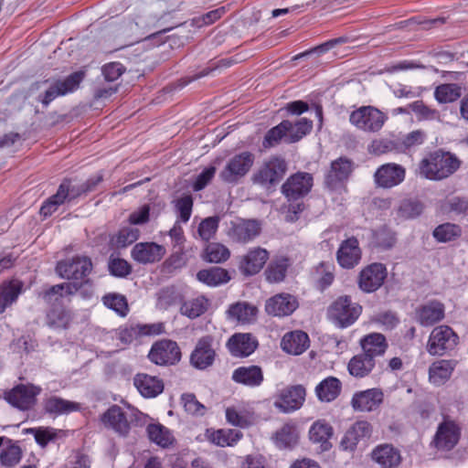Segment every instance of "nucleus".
Masks as SVG:
<instances>
[{
    "label": "nucleus",
    "mask_w": 468,
    "mask_h": 468,
    "mask_svg": "<svg viewBox=\"0 0 468 468\" xmlns=\"http://www.w3.org/2000/svg\"><path fill=\"white\" fill-rule=\"evenodd\" d=\"M342 385L338 378L329 377L316 386L315 393L321 401L330 402L338 397Z\"/></svg>",
    "instance_id": "37998d69"
},
{
    "label": "nucleus",
    "mask_w": 468,
    "mask_h": 468,
    "mask_svg": "<svg viewBox=\"0 0 468 468\" xmlns=\"http://www.w3.org/2000/svg\"><path fill=\"white\" fill-rule=\"evenodd\" d=\"M299 434L294 423H286L273 435L274 444L279 449H292L298 441Z\"/></svg>",
    "instance_id": "a19ab883"
},
{
    "label": "nucleus",
    "mask_w": 468,
    "mask_h": 468,
    "mask_svg": "<svg viewBox=\"0 0 468 468\" xmlns=\"http://www.w3.org/2000/svg\"><path fill=\"white\" fill-rule=\"evenodd\" d=\"M253 163L254 156L250 152L236 154L229 160L219 177L226 183H237L250 171Z\"/></svg>",
    "instance_id": "6e6552de"
},
{
    "label": "nucleus",
    "mask_w": 468,
    "mask_h": 468,
    "mask_svg": "<svg viewBox=\"0 0 468 468\" xmlns=\"http://www.w3.org/2000/svg\"><path fill=\"white\" fill-rule=\"evenodd\" d=\"M423 205L419 200H404L399 208V213L402 218H414L422 213Z\"/></svg>",
    "instance_id": "680f3d73"
},
{
    "label": "nucleus",
    "mask_w": 468,
    "mask_h": 468,
    "mask_svg": "<svg viewBox=\"0 0 468 468\" xmlns=\"http://www.w3.org/2000/svg\"><path fill=\"white\" fill-rule=\"evenodd\" d=\"M80 284L78 282H64L50 287L44 294L47 302H58L60 303L63 298L72 295L78 292Z\"/></svg>",
    "instance_id": "de8ad7c7"
},
{
    "label": "nucleus",
    "mask_w": 468,
    "mask_h": 468,
    "mask_svg": "<svg viewBox=\"0 0 468 468\" xmlns=\"http://www.w3.org/2000/svg\"><path fill=\"white\" fill-rule=\"evenodd\" d=\"M21 459V450L16 445H10L3 449L0 460L3 465L12 467Z\"/></svg>",
    "instance_id": "69168bd1"
},
{
    "label": "nucleus",
    "mask_w": 468,
    "mask_h": 468,
    "mask_svg": "<svg viewBox=\"0 0 468 468\" xmlns=\"http://www.w3.org/2000/svg\"><path fill=\"white\" fill-rule=\"evenodd\" d=\"M386 120L385 113L373 106H362L353 111L349 116V122L352 125L367 133L378 132L383 127Z\"/></svg>",
    "instance_id": "39448f33"
},
{
    "label": "nucleus",
    "mask_w": 468,
    "mask_h": 468,
    "mask_svg": "<svg viewBox=\"0 0 468 468\" xmlns=\"http://www.w3.org/2000/svg\"><path fill=\"white\" fill-rule=\"evenodd\" d=\"M314 177L307 172H297L287 178L282 186V193L289 201L298 200L312 189Z\"/></svg>",
    "instance_id": "1a4fd4ad"
},
{
    "label": "nucleus",
    "mask_w": 468,
    "mask_h": 468,
    "mask_svg": "<svg viewBox=\"0 0 468 468\" xmlns=\"http://www.w3.org/2000/svg\"><path fill=\"white\" fill-rule=\"evenodd\" d=\"M28 432L34 435V438L38 445L45 447L48 442L54 441L57 437L58 431L46 427V428H32Z\"/></svg>",
    "instance_id": "0e129e2a"
},
{
    "label": "nucleus",
    "mask_w": 468,
    "mask_h": 468,
    "mask_svg": "<svg viewBox=\"0 0 468 468\" xmlns=\"http://www.w3.org/2000/svg\"><path fill=\"white\" fill-rule=\"evenodd\" d=\"M406 176V169L396 163L380 165L374 174V183L378 187L389 189L400 185Z\"/></svg>",
    "instance_id": "9b49d317"
},
{
    "label": "nucleus",
    "mask_w": 468,
    "mask_h": 468,
    "mask_svg": "<svg viewBox=\"0 0 468 468\" xmlns=\"http://www.w3.org/2000/svg\"><path fill=\"white\" fill-rule=\"evenodd\" d=\"M458 340L457 334L450 326H436L429 336L427 351L432 356H443L457 346Z\"/></svg>",
    "instance_id": "423d86ee"
},
{
    "label": "nucleus",
    "mask_w": 468,
    "mask_h": 468,
    "mask_svg": "<svg viewBox=\"0 0 468 468\" xmlns=\"http://www.w3.org/2000/svg\"><path fill=\"white\" fill-rule=\"evenodd\" d=\"M333 435V428L325 420H319L313 423L309 430L310 440L314 443H320L322 451H327L331 448L329 441Z\"/></svg>",
    "instance_id": "ea45409f"
},
{
    "label": "nucleus",
    "mask_w": 468,
    "mask_h": 468,
    "mask_svg": "<svg viewBox=\"0 0 468 468\" xmlns=\"http://www.w3.org/2000/svg\"><path fill=\"white\" fill-rule=\"evenodd\" d=\"M109 270L112 275L123 278L131 273L132 267L127 261L117 258L110 260Z\"/></svg>",
    "instance_id": "338daca9"
},
{
    "label": "nucleus",
    "mask_w": 468,
    "mask_h": 468,
    "mask_svg": "<svg viewBox=\"0 0 468 468\" xmlns=\"http://www.w3.org/2000/svg\"><path fill=\"white\" fill-rule=\"evenodd\" d=\"M216 352L212 346V338L204 336L200 338L190 356L192 366L197 369H206L212 366Z\"/></svg>",
    "instance_id": "412c9836"
},
{
    "label": "nucleus",
    "mask_w": 468,
    "mask_h": 468,
    "mask_svg": "<svg viewBox=\"0 0 468 468\" xmlns=\"http://www.w3.org/2000/svg\"><path fill=\"white\" fill-rule=\"evenodd\" d=\"M462 234V229L459 225L453 223H444L439 225L433 230V237L439 242L452 241Z\"/></svg>",
    "instance_id": "5fc2aeb1"
},
{
    "label": "nucleus",
    "mask_w": 468,
    "mask_h": 468,
    "mask_svg": "<svg viewBox=\"0 0 468 468\" xmlns=\"http://www.w3.org/2000/svg\"><path fill=\"white\" fill-rule=\"evenodd\" d=\"M140 230L133 226L122 228L116 235V244L120 247H126L138 239Z\"/></svg>",
    "instance_id": "e2e57ef3"
},
{
    "label": "nucleus",
    "mask_w": 468,
    "mask_h": 468,
    "mask_svg": "<svg viewBox=\"0 0 468 468\" xmlns=\"http://www.w3.org/2000/svg\"><path fill=\"white\" fill-rule=\"evenodd\" d=\"M261 232V225L254 219H240L232 225L230 236L239 242H248Z\"/></svg>",
    "instance_id": "c85d7f7f"
},
{
    "label": "nucleus",
    "mask_w": 468,
    "mask_h": 468,
    "mask_svg": "<svg viewBox=\"0 0 468 468\" xmlns=\"http://www.w3.org/2000/svg\"><path fill=\"white\" fill-rule=\"evenodd\" d=\"M376 362L370 355L364 353L354 356L348 362L347 369L351 376L358 378L368 376L375 367Z\"/></svg>",
    "instance_id": "e433bc0d"
},
{
    "label": "nucleus",
    "mask_w": 468,
    "mask_h": 468,
    "mask_svg": "<svg viewBox=\"0 0 468 468\" xmlns=\"http://www.w3.org/2000/svg\"><path fill=\"white\" fill-rule=\"evenodd\" d=\"M383 400L382 389L372 388L356 392L352 397L351 405L356 411L372 412L380 407Z\"/></svg>",
    "instance_id": "f3484780"
},
{
    "label": "nucleus",
    "mask_w": 468,
    "mask_h": 468,
    "mask_svg": "<svg viewBox=\"0 0 468 468\" xmlns=\"http://www.w3.org/2000/svg\"><path fill=\"white\" fill-rule=\"evenodd\" d=\"M69 181L62 182L57 193L43 203L39 211L42 216L45 218L50 216L65 202L69 196Z\"/></svg>",
    "instance_id": "a18cd8bd"
},
{
    "label": "nucleus",
    "mask_w": 468,
    "mask_h": 468,
    "mask_svg": "<svg viewBox=\"0 0 468 468\" xmlns=\"http://www.w3.org/2000/svg\"><path fill=\"white\" fill-rule=\"evenodd\" d=\"M226 314L228 320L231 322L242 324H252L257 319L258 309L247 302H237L229 305Z\"/></svg>",
    "instance_id": "bb28decb"
},
{
    "label": "nucleus",
    "mask_w": 468,
    "mask_h": 468,
    "mask_svg": "<svg viewBox=\"0 0 468 468\" xmlns=\"http://www.w3.org/2000/svg\"><path fill=\"white\" fill-rule=\"evenodd\" d=\"M181 401L185 410L194 416H204L207 409L200 403L192 393H186L181 396Z\"/></svg>",
    "instance_id": "bf43d9fd"
},
{
    "label": "nucleus",
    "mask_w": 468,
    "mask_h": 468,
    "mask_svg": "<svg viewBox=\"0 0 468 468\" xmlns=\"http://www.w3.org/2000/svg\"><path fill=\"white\" fill-rule=\"evenodd\" d=\"M243 437L241 431L232 429H219L217 431H207V440L218 447H232Z\"/></svg>",
    "instance_id": "72a5a7b5"
},
{
    "label": "nucleus",
    "mask_w": 468,
    "mask_h": 468,
    "mask_svg": "<svg viewBox=\"0 0 468 468\" xmlns=\"http://www.w3.org/2000/svg\"><path fill=\"white\" fill-rule=\"evenodd\" d=\"M352 172V162L340 157L331 164V167L325 176V185L331 191H345V183Z\"/></svg>",
    "instance_id": "4468645a"
},
{
    "label": "nucleus",
    "mask_w": 468,
    "mask_h": 468,
    "mask_svg": "<svg viewBox=\"0 0 468 468\" xmlns=\"http://www.w3.org/2000/svg\"><path fill=\"white\" fill-rule=\"evenodd\" d=\"M462 95V89L458 84H441L435 89L434 97L440 103H449L457 101Z\"/></svg>",
    "instance_id": "603ef678"
},
{
    "label": "nucleus",
    "mask_w": 468,
    "mask_h": 468,
    "mask_svg": "<svg viewBox=\"0 0 468 468\" xmlns=\"http://www.w3.org/2000/svg\"><path fill=\"white\" fill-rule=\"evenodd\" d=\"M372 427L367 420H357L343 436L340 445L346 451H353L356 446L365 443L370 437Z\"/></svg>",
    "instance_id": "aec40b11"
},
{
    "label": "nucleus",
    "mask_w": 468,
    "mask_h": 468,
    "mask_svg": "<svg viewBox=\"0 0 468 468\" xmlns=\"http://www.w3.org/2000/svg\"><path fill=\"white\" fill-rule=\"evenodd\" d=\"M165 252V248L156 242H138L132 249L131 257L137 263L145 265L160 261Z\"/></svg>",
    "instance_id": "dca6fc26"
},
{
    "label": "nucleus",
    "mask_w": 468,
    "mask_h": 468,
    "mask_svg": "<svg viewBox=\"0 0 468 468\" xmlns=\"http://www.w3.org/2000/svg\"><path fill=\"white\" fill-rule=\"evenodd\" d=\"M208 300L203 296H197L194 299L186 301L180 307V312L183 315L195 319L202 315L208 307Z\"/></svg>",
    "instance_id": "09e8293b"
},
{
    "label": "nucleus",
    "mask_w": 468,
    "mask_h": 468,
    "mask_svg": "<svg viewBox=\"0 0 468 468\" xmlns=\"http://www.w3.org/2000/svg\"><path fill=\"white\" fill-rule=\"evenodd\" d=\"M305 399L303 386H292L281 391L274 401V407L284 413L292 412L301 408Z\"/></svg>",
    "instance_id": "a211bd4d"
},
{
    "label": "nucleus",
    "mask_w": 468,
    "mask_h": 468,
    "mask_svg": "<svg viewBox=\"0 0 468 468\" xmlns=\"http://www.w3.org/2000/svg\"><path fill=\"white\" fill-rule=\"evenodd\" d=\"M148 357L156 365H173L180 360L181 353L176 342L162 340L152 346Z\"/></svg>",
    "instance_id": "2eb2a0df"
},
{
    "label": "nucleus",
    "mask_w": 468,
    "mask_h": 468,
    "mask_svg": "<svg viewBox=\"0 0 468 468\" xmlns=\"http://www.w3.org/2000/svg\"><path fill=\"white\" fill-rule=\"evenodd\" d=\"M361 314V306L352 303L348 296H341L336 299L328 310V316L333 323L346 328L353 324Z\"/></svg>",
    "instance_id": "20e7f679"
},
{
    "label": "nucleus",
    "mask_w": 468,
    "mask_h": 468,
    "mask_svg": "<svg viewBox=\"0 0 468 468\" xmlns=\"http://www.w3.org/2000/svg\"><path fill=\"white\" fill-rule=\"evenodd\" d=\"M197 279L208 287H218L227 283L230 276L229 271L221 267H210L200 270L197 273Z\"/></svg>",
    "instance_id": "58836bf2"
},
{
    "label": "nucleus",
    "mask_w": 468,
    "mask_h": 468,
    "mask_svg": "<svg viewBox=\"0 0 468 468\" xmlns=\"http://www.w3.org/2000/svg\"><path fill=\"white\" fill-rule=\"evenodd\" d=\"M459 167L460 161L454 154L436 151L421 160L419 173L429 180H441L452 175Z\"/></svg>",
    "instance_id": "f257e3e1"
},
{
    "label": "nucleus",
    "mask_w": 468,
    "mask_h": 468,
    "mask_svg": "<svg viewBox=\"0 0 468 468\" xmlns=\"http://www.w3.org/2000/svg\"><path fill=\"white\" fill-rule=\"evenodd\" d=\"M218 217H209L202 220L197 229L200 238L206 241L212 239L218 229Z\"/></svg>",
    "instance_id": "052dcab7"
},
{
    "label": "nucleus",
    "mask_w": 468,
    "mask_h": 468,
    "mask_svg": "<svg viewBox=\"0 0 468 468\" xmlns=\"http://www.w3.org/2000/svg\"><path fill=\"white\" fill-rule=\"evenodd\" d=\"M459 437L458 426L452 421H444L438 427L433 443L438 450L450 451L457 444Z\"/></svg>",
    "instance_id": "b1692460"
},
{
    "label": "nucleus",
    "mask_w": 468,
    "mask_h": 468,
    "mask_svg": "<svg viewBox=\"0 0 468 468\" xmlns=\"http://www.w3.org/2000/svg\"><path fill=\"white\" fill-rule=\"evenodd\" d=\"M103 304L115 312L119 316L125 317L129 313L128 303L122 294L108 293L102 297Z\"/></svg>",
    "instance_id": "864d4df0"
},
{
    "label": "nucleus",
    "mask_w": 468,
    "mask_h": 468,
    "mask_svg": "<svg viewBox=\"0 0 468 468\" xmlns=\"http://www.w3.org/2000/svg\"><path fill=\"white\" fill-rule=\"evenodd\" d=\"M232 379L236 383L255 388L262 383L263 373L258 366L239 367L233 371Z\"/></svg>",
    "instance_id": "2f4dec72"
},
{
    "label": "nucleus",
    "mask_w": 468,
    "mask_h": 468,
    "mask_svg": "<svg viewBox=\"0 0 468 468\" xmlns=\"http://www.w3.org/2000/svg\"><path fill=\"white\" fill-rule=\"evenodd\" d=\"M410 109L420 121H439L441 118L439 111L429 107L422 101L412 102Z\"/></svg>",
    "instance_id": "13d9d810"
},
{
    "label": "nucleus",
    "mask_w": 468,
    "mask_h": 468,
    "mask_svg": "<svg viewBox=\"0 0 468 468\" xmlns=\"http://www.w3.org/2000/svg\"><path fill=\"white\" fill-rule=\"evenodd\" d=\"M91 261L88 257H75L72 260L58 261L56 266L58 275L68 280H81L91 271Z\"/></svg>",
    "instance_id": "f8f14e48"
},
{
    "label": "nucleus",
    "mask_w": 468,
    "mask_h": 468,
    "mask_svg": "<svg viewBox=\"0 0 468 468\" xmlns=\"http://www.w3.org/2000/svg\"><path fill=\"white\" fill-rule=\"evenodd\" d=\"M372 459L382 468H395L401 462L399 451L391 444H381L372 452Z\"/></svg>",
    "instance_id": "c756f323"
},
{
    "label": "nucleus",
    "mask_w": 468,
    "mask_h": 468,
    "mask_svg": "<svg viewBox=\"0 0 468 468\" xmlns=\"http://www.w3.org/2000/svg\"><path fill=\"white\" fill-rule=\"evenodd\" d=\"M23 283L18 280H12L3 283L0 287V314L16 301L22 292Z\"/></svg>",
    "instance_id": "c03bdc74"
},
{
    "label": "nucleus",
    "mask_w": 468,
    "mask_h": 468,
    "mask_svg": "<svg viewBox=\"0 0 468 468\" xmlns=\"http://www.w3.org/2000/svg\"><path fill=\"white\" fill-rule=\"evenodd\" d=\"M287 170V164L283 158L271 157L264 162L261 167L254 174L253 182L264 187L278 184Z\"/></svg>",
    "instance_id": "0eeeda50"
},
{
    "label": "nucleus",
    "mask_w": 468,
    "mask_h": 468,
    "mask_svg": "<svg viewBox=\"0 0 468 468\" xmlns=\"http://www.w3.org/2000/svg\"><path fill=\"white\" fill-rule=\"evenodd\" d=\"M85 77L84 70H79L69 75L65 80H46L37 84V89L43 90L38 101L44 106L49 105L56 98L76 90Z\"/></svg>",
    "instance_id": "f03ea898"
},
{
    "label": "nucleus",
    "mask_w": 468,
    "mask_h": 468,
    "mask_svg": "<svg viewBox=\"0 0 468 468\" xmlns=\"http://www.w3.org/2000/svg\"><path fill=\"white\" fill-rule=\"evenodd\" d=\"M336 259L339 265L344 269H352L357 265L361 259L358 240L355 238L344 240L339 246Z\"/></svg>",
    "instance_id": "393cba45"
},
{
    "label": "nucleus",
    "mask_w": 468,
    "mask_h": 468,
    "mask_svg": "<svg viewBox=\"0 0 468 468\" xmlns=\"http://www.w3.org/2000/svg\"><path fill=\"white\" fill-rule=\"evenodd\" d=\"M149 440L161 448H169L175 442L173 432L160 423L149 424L146 428Z\"/></svg>",
    "instance_id": "79ce46f5"
},
{
    "label": "nucleus",
    "mask_w": 468,
    "mask_h": 468,
    "mask_svg": "<svg viewBox=\"0 0 468 468\" xmlns=\"http://www.w3.org/2000/svg\"><path fill=\"white\" fill-rule=\"evenodd\" d=\"M133 385L138 392L146 399L155 398L164 390V383L159 378L144 373H138L134 376Z\"/></svg>",
    "instance_id": "a878e982"
},
{
    "label": "nucleus",
    "mask_w": 468,
    "mask_h": 468,
    "mask_svg": "<svg viewBox=\"0 0 468 468\" xmlns=\"http://www.w3.org/2000/svg\"><path fill=\"white\" fill-rule=\"evenodd\" d=\"M230 256L227 247L219 243H210L205 249L204 260L208 262L220 263L226 261Z\"/></svg>",
    "instance_id": "6e6d98bb"
},
{
    "label": "nucleus",
    "mask_w": 468,
    "mask_h": 468,
    "mask_svg": "<svg viewBox=\"0 0 468 468\" xmlns=\"http://www.w3.org/2000/svg\"><path fill=\"white\" fill-rule=\"evenodd\" d=\"M297 298L290 293H279L266 301L265 311L273 316H288L298 307Z\"/></svg>",
    "instance_id": "6ab92c4d"
},
{
    "label": "nucleus",
    "mask_w": 468,
    "mask_h": 468,
    "mask_svg": "<svg viewBox=\"0 0 468 468\" xmlns=\"http://www.w3.org/2000/svg\"><path fill=\"white\" fill-rule=\"evenodd\" d=\"M290 121L284 120L278 125L269 130L263 139L262 145L264 148H271L276 146L281 142L285 143V137L287 136L286 128L289 127Z\"/></svg>",
    "instance_id": "3c124183"
},
{
    "label": "nucleus",
    "mask_w": 468,
    "mask_h": 468,
    "mask_svg": "<svg viewBox=\"0 0 468 468\" xmlns=\"http://www.w3.org/2000/svg\"><path fill=\"white\" fill-rule=\"evenodd\" d=\"M444 305L441 303L430 302L417 311L418 321L423 326L432 325L444 318Z\"/></svg>",
    "instance_id": "473e14b6"
},
{
    "label": "nucleus",
    "mask_w": 468,
    "mask_h": 468,
    "mask_svg": "<svg viewBox=\"0 0 468 468\" xmlns=\"http://www.w3.org/2000/svg\"><path fill=\"white\" fill-rule=\"evenodd\" d=\"M41 390L40 387L33 384H20L6 392L5 399L10 405L21 410H27L34 407Z\"/></svg>",
    "instance_id": "9d476101"
},
{
    "label": "nucleus",
    "mask_w": 468,
    "mask_h": 468,
    "mask_svg": "<svg viewBox=\"0 0 468 468\" xmlns=\"http://www.w3.org/2000/svg\"><path fill=\"white\" fill-rule=\"evenodd\" d=\"M289 260L280 257L272 261L265 271V277L269 282H280L284 280L289 267Z\"/></svg>",
    "instance_id": "8fccbe9b"
},
{
    "label": "nucleus",
    "mask_w": 468,
    "mask_h": 468,
    "mask_svg": "<svg viewBox=\"0 0 468 468\" xmlns=\"http://www.w3.org/2000/svg\"><path fill=\"white\" fill-rule=\"evenodd\" d=\"M360 346L363 353L370 355L374 359L376 356H383L388 348L386 337L380 333L365 335L360 340Z\"/></svg>",
    "instance_id": "f704fd0d"
},
{
    "label": "nucleus",
    "mask_w": 468,
    "mask_h": 468,
    "mask_svg": "<svg viewBox=\"0 0 468 468\" xmlns=\"http://www.w3.org/2000/svg\"><path fill=\"white\" fill-rule=\"evenodd\" d=\"M375 238L378 246L383 249H389L396 242L394 232L388 228L378 229L375 234Z\"/></svg>",
    "instance_id": "774afa93"
},
{
    "label": "nucleus",
    "mask_w": 468,
    "mask_h": 468,
    "mask_svg": "<svg viewBox=\"0 0 468 468\" xmlns=\"http://www.w3.org/2000/svg\"><path fill=\"white\" fill-rule=\"evenodd\" d=\"M268 258L269 253L264 249L250 250L240 261L239 270L246 276L254 275L262 269Z\"/></svg>",
    "instance_id": "cd10ccee"
},
{
    "label": "nucleus",
    "mask_w": 468,
    "mask_h": 468,
    "mask_svg": "<svg viewBox=\"0 0 468 468\" xmlns=\"http://www.w3.org/2000/svg\"><path fill=\"white\" fill-rule=\"evenodd\" d=\"M227 422L240 429L250 427L254 420V413L248 403L238 402L229 406L225 410Z\"/></svg>",
    "instance_id": "4be33fe9"
},
{
    "label": "nucleus",
    "mask_w": 468,
    "mask_h": 468,
    "mask_svg": "<svg viewBox=\"0 0 468 468\" xmlns=\"http://www.w3.org/2000/svg\"><path fill=\"white\" fill-rule=\"evenodd\" d=\"M313 129V122L307 118H300L295 122L290 121L289 127L286 128V144H293L300 141Z\"/></svg>",
    "instance_id": "49530a36"
},
{
    "label": "nucleus",
    "mask_w": 468,
    "mask_h": 468,
    "mask_svg": "<svg viewBox=\"0 0 468 468\" xmlns=\"http://www.w3.org/2000/svg\"><path fill=\"white\" fill-rule=\"evenodd\" d=\"M309 336L303 331H293L283 335L281 346L284 352L301 355L309 347Z\"/></svg>",
    "instance_id": "7c9ffc66"
},
{
    "label": "nucleus",
    "mask_w": 468,
    "mask_h": 468,
    "mask_svg": "<svg viewBox=\"0 0 468 468\" xmlns=\"http://www.w3.org/2000/svg\"><path fill=\"white\" fill-rule=\"evenodd\" d=\"M388 275L384 264L375 262L365 267L359 273L358 285L365 292H374L378 290Z\"/></svg>",
    "instance_id": "ddd939ff"
},
{
    "label": "nucleus",
    "mask_w": 468,
    "mask_h": 468,
    "mask_svg": "<svg viewBox=\"0 0 468 468\" xmlns=\"http://www.w3.org/2000/svg\"><path fill=\"white\" fill-rule=\"evenodd\" d=\"M455 367L453 360H439L432 363L429 368V379L435 386L443 385L452 376Z\"/></svg>",
    "instance_id": "4c0bfd02"
},
{
    "label": "nucleus",
    "mask_w": 468,
    "mask_h": 468,
    "mask_svg": "<svg viewBox=\"0 0 468 468\" xmlns=\"http://www.w3.org/2000/svg\"><path fill=\"white\" fill-rule=\"evenodd\" d=\"M143 413L129 404L111 406L101 416L105 427L113 430L121 436H126L130 431V421L138 420Z\"/></svg>",
    "instance_id": "7ed1b4c3"
},
{
    "label": "nucleus",
    "mask_w": 468,
    "mask_h": 468,
    "mask_svg": "<svg viewBox=\"0 0 468 468\" xmlns=\"http://www.w3.org/2000/svg\"><path fill=\"white\" fill-rule=\"evenodd\" d=\"M193 203V197L190 195H184L173 201L176 213L181 222L186 223L190 219Z\"/></svg>",
    "instance_id": "4d7b16f0"
},
{
    "label": "nucleus",
    "mask_w": 468,
    "mask_h": 468,
    "mask_svg": "<svg viewBox=\"0 0 468 468\" xmlns=\"http://www.w3.org/2000/svg\"><path fill=\"white\" fill-rule=\"evenodd\" d=\"M258 346L257 339L251 334H235L227 343L229 353L236 357L250 356Z\"/></svg>",
    "instance_id": "5701e85b"
},
{
    "label": "nucleus",
    "mask_w": 468,
    "mask_h": 468,
    "mask_svg": "<svg viewBox=\"0 0 468 468\" xmlns=\"http://www.w3.org/2000/svg\"><path fill=\"white\" fill-rule=\"evenodd\" d=\"M44 410L49 415L58 417L80 410V405L74 401L52 396L44 401Z\"/></svg>",
    "instance_id": "c9c22d12"
}]
</instances>
